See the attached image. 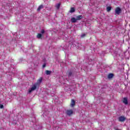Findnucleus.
Instances as JSON below:
<instances>
[{"mask_svg": "<svg viewBox=\"0 0 130 130\" xmlns=\"http://www.w3.org/2000/svg\"><path fill=\"white\" fill-rule=\"evenodd\" d=\"M113 78V74L111 73L108 75V79H112Z\"/></svg>", "mask_w": 130, "mask_h": 130, "instance_id": "0eeeda50", "label": "nucleus"}, {"mask_svg": "<svg viewBox=\"0 0 130 130\" xmlns=\"http://www.w3.org/2000/svg\"><path fill=\"white\" fill-rule=\"evenodd\" d=\"M75 102L74 100H72L71 101V105L72 107H74L75 106Z\"/></svg>", "mask_w": 130, "mask_h": 130, "instance_id": "1a4fd4ad", "label": "nucleus"}, {"mask_svg": "<svg viewBox=\"0 0 130 130\" xmlns=\"http://www.w3.org/2000/svg\"><path fill=\"white\" fill-rule=\"evenodd\" d=\"M46 75H50L51 74V71L47 70L46 71Z\"/></svg>", "mask_w": 130, "mask_h": 130, "instance_id": "ddd939ff", "label": "nucleus"}, {"mask_svg": "<svg viewBox=\"0 0 130 130\" xmlns=\"http://www.w3.org/2000/svg\"><path fill=\"white\" fill-rule=\"evenodd\" d=\"M44 32H45L44 29H42V30L41 31V33H42V34H44Z\"/></svg>", "mask_w": 130, "mask_h": 130, "instance_id": "a211bd4d", "label": "nucleus"}, {"mask_svg": "<svg viewBox=\"0 0 130 130\" xmlns=\"http://www.w3.org/2000/svg\"><path fill=\"white\" fill-rule=\"evenodd\" d=\"M3 108H4V105H0V109H3Z\"/></svg>", "mask_w": 130, "mask_h": 130, "instance_id": "f3484780", "label": "nucleus"}, {"mask_svg": "<svg viewBox=\"0 0 130 130\" xmlns=\"http://www.w3.org/2000/svg\"><path fill=\"white\" fill-rule=\"evenodd\" d=\"M55 7H56V9H57L58 10V9H59V8L60 7V4L58 3V4H56Z\"/></svg>", "mask_w": 130, "mask_h": 130, "instance_id": "9b49d317", "label": "nucleus"}, {"mask_svg": "<svg viewBox=\"0 0 130 130\" xmlns=\"http://www.w3.org/2000/svg\"><path fill=\"white\" fill-rule=\"evenodd\" d=\"M69 77H71V76H72V72H70L69 73Z\"/></svg>", "mask_w": 130, "mask_h": 130, "instance_id": "aec40b11", "label": "nucleus"}, {"mask_svg": "<svg viewBox=\"0 0 130 130\" xmlns=\"http://www.w3.org/2000/svg\"><path fill=\"white\" fill-rule=\"evenodd\" d=\"M116 130H119V129H116Z\"/></svg>", "mask_w": 130, "mask_h": 130, "instance_id": "4be33fe9", "label": "nucleus"}, {"mask_svg": "<svg viewBox=\"0 0 130 130\" xmlns=\"http://www.w3.org/2000/svg\"><path fill=\"white\" fill-rule=\"evenodd\" d=\"M37 38L40 39L41 37H42V35L41 34H39L37 36Z\"/></svg>", "mask_w": 130, "mask_h": 130, "instance_id": "4468645a", "label": "nucleus"}, {"mask_svg": "<svg viewBox=\"0 0 130 130\" xmlns=\"http://www.w3.org/2000/svg\"><path fill=\"white\" fill-rule=\"evenodd\" d=\"M118 120L119 121L122 122L125 120V117H124V116H120L118 118Z\"/></svg>", "mask_w": 130, "mask_h": 130, "instance_id": "20e7f679", "label": "nucleus"}, {"mask_svg": "<svg viewBox=\"0 0 130 130\" xmlns=\"http://www.w3.org/2000/svg\"><path fill=\"white\" fill-rule=\"evenodd\" d=\"M64 49H68V48H64L63 47Z\"/></svg>", "mask_w": 130, "mask_h": 130, "instance_id": "412c9836", "label": "nucleus"}, {"mask_svg": "<svg viewBox=\"0 0 130 130\" xmlns=\"http://www.w3.org/2000/svg\"><path fill=\"white\" fill-rule=\"evenodd\" d=\"M123 102L124 104H125V105H127V104H128L127 102V98H124L123 100Z\"/></svg>", "mask_w": 130, "mask_h": 130, "instance_id": "39448f33", "label": "nucleus"}, {"mask_svg": "<svg viewBox=\"0 0 130 130\" xmlns=\"http://www.w3.org/2000/svg\"><path fill=\"white\" fill-rule=\"evenodd\" d=\"M85 36H86V34H83L81 35V37L82 38H84V37H85Z\"/></svg>", "mask_w": 130, "mask_h": 130, "instance_id": "dca6fc26", "label": "nucleus"}, {"mask_svg": "<svg viewBox=\"0 0 130 130\" xmlns=\"http://www.w3.org/2000/svg\"><path fill=\"white\" fill-rule=\"evenodd\" d=\"M75 8L74 7L71 8L70 12V13H75Z\"/></svg>", "mask_w": 130, "mask_h": 130, "instance_id": "9d476101", "label": "nucleus"}, {"mask_svg": "<svg viewBox=\"0 0 130 130\" xmlns=\"http://www.w3.org/2000/svg\"><path fill=\"white\" fill-rule=\"evenodd\" d=\"M121 13V9L119 7H117L115 9V15H119Z\"/></svg>", "mask_w": 130, "mask_h": 130, "instance_id": "f03ea898", "label": "nucleus"}, {"mask_svg": "<svg viewBox=\"0 0 130 130\" xmlns=\"http://www.w3.org/2000/svg\"><path fill=\"white\" fill-rule=\"evenodd\" d=\"M66 113L67 115H69L70 116L72 115L73 113H74V111H73V110H67L66 111Z\"/></svg>", "mask_w": 130, "mask_h": 130, "instance_id": "7ed1b4c3", "label": "nucleus"}, {"mask_svg": "<svg viewBox=\"0 0 130 130\" xmlns=\"http://www.w3.org/2000/svg\"><path fill=\"white\" fill-rule=\"evenodd\" d=\"M45 67H46V64L44 63V64L43 65V68L44 69V68H45Z\"/></svg>", "mask_w": 130, "mask_h": 130, "instance_id": "6ab92c4d", "label": "nucleus"}, {"mask_svg": "<svg viewBox=\"0 0 130 130\" xmlns=\"http://www.w3.org/2000/svg\"><path fill=\"white\" fill-rule=\"evenodd\" d=\"M76 20L77 21H79L80 20H81L82 19H83V16L82 15H78L77 16H76Z\"/></svg>", "mask_w": 130, "mask_h": 130, "instance_id": "423d86ee", "label": "nucleus"}, {"mask_svg": "<svg viewBox=\"0 0 130 130\" xmlns=\"http://www.w3.org/2000/svg\"><path fill=\"white\" fill-rule=\"evenodd\" d=\"M107 11L108 12H110V11H111V7H108L107 8Z\"/></svg>", "mask_w": 130, "mask_h": 130, "instance_id": "2eb2a0df", "label": "nucleus"}, {"mask_svg": "<svg viewBox=\"0 0 130 130\" xmlns=\"http://www.w3.org/2000/svg\"><path fill=\"white\" fill-rule=\"evenodd\" d=\"M42 82V78H41L37 81V83H35L30 88L28 89V93L30 94V93H32L33 91L36 90L37 87H39L40 86V84H41Z\"/></svg>", "mask_w": 130, "mask_h": 130, "instance_id": "f257e3e1", "label": "nucleus"}, {"mask_svg": "<svg viewBox=\"0 0 130 130\" xmlns=\"http://www.w3.org/2000/svg\"><path fill=\"white\" fill-rule=\"evenodd\" d=\"M41 9H43V5L40 6L37 10L38 11H39L40 10H41Z\"/></svg>", "mask_w": 130, "mask_h": 130, "instance_id": "f8f14e48", "label": "nucleus"}, {"mask_svg": "<svg viewBox=\"0 0 130 130\" xmlns=\"http://www.w3.org/2000/svg\"><path fill=\"white\" fill-rule=\"evenodd\" d=\"M71 22L72 23H76V22H77V19L75 18V17L72 18Z\"/></svg>", "mask_w": 130, "mask_h": 130, "instance_id": "6e6552de", "label": "nucleus"}]
</instances>
